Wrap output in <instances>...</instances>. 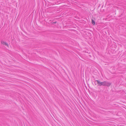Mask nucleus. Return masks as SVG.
I'll return each mask as SVG.
<instances>
[{
  "label": "nucleus",
  "mask_w": 126,
  "mask_h": 126,
  "mask_svg": "<svg viewBox=\"0 0 126 126\" xmlns=\"http://www.w3.org/2000/svg\"><path fill=\"white\" fill-rule=\"evenodd\" d=\"M111 84V83L106 81H105V86L109 87Z\"/></svg>",
  "instance_id": "2"
},
{
  "label": "nucleus",
  "mask_w": 126,
  "mask_h": 126,
  "mask_svg": "<svg viewBox=\"0 0 126 126\" xmlns=\"http://www.w3.org/2000/svg\"><path fill=\"white\" fill-rule=\"evenodd\" d=\"M92 24L93 25H95V21L93 20H92Z\"/></svg>",
  "instance_id": "5"
},
{
  "label": "nucleus",
  "mask_w": 126,
  "mask_h": 126,
  "mask_svg": "<svg viewBox=\"0 0 126 126\" xmlns=\"http://www.w3.org/2000/svg\"><path fill=\"white\" fill-rule=\"evenodd\" d=\"M53 21H53V20H52V21L50 20V23H52V24H54V23H56L57 22L56 21H55L54 22Z\"/></svg>",
  "instance_id": "4"
},
{
  "label": "nucleus",
  "mask_w": 126,
  "mask_h": 126,
  "mask_svg": "<svg viewBox=\"0 0 126 126\" xmlns=\"http://www.w3.org/2000/svg\"><path fill=\"white\" fill-rule=\"evenodd\" d=\"M96 81L97 82L98 85L99 86H105V81L101 82L97 80Z\"/></svg>",
  "instance_id": "1"
},
{
  "label": "nucleus",
  "mask_w": 126,
  "mask_h": 126,
  "mask_svg": "<svg viewBox=\"0 0 126 126\" xmlns=\"http://www.w3.org/2000/svg\"><path fill=\"white\" fill-rule=\"evenodd\" d=\"M1 43L3 45H5L8 47V44L5 42H4V41H1Z\"/></svg>",
  "instance_id": "3"
}]
</instances>
